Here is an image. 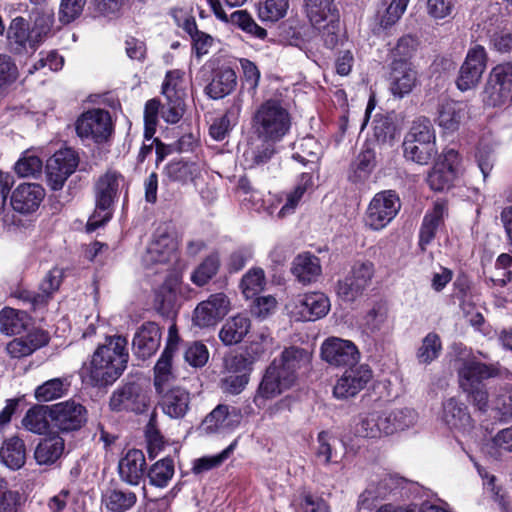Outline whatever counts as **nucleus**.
<instances>
[{"label": "nucleus", "instance_id": "f257e3e1", "mask_svg": "<svg viewBox=\"0 0 512 512\" xmlns=\"http://www.w3.org/2000/svg\"><path fill=\"white\" fill-rule=\"evenodd\" d=\"M127 340L120 335L109 336L93 353L90 363L83 369V377L92 386L113 384L128 363Z\"/></svg>", "mask_w": 512, "mask_h": 512}, {"label": "nucleus", "instance_id": "f03ea898", "mask_svg": "<svg viewBox=\"0 0 512 512\" xmlns=\"http://www.w3.org/2000/svg\"><path fill=\"white\" fill-rule=\"evenodd\" d=\"M457 375L460 388L468 395L473 405L480 411H487L489 396L484 380L501 376V365L482 363L469 353L457 360Z\"/></svg>", "mask_w": 512, "mask_h": 512}, {"label": "nucleus", "instance_id": "7ed1b4c3", "mask_svg": "<svg viewBox=\"0 0 512 512\" xmlns=\"http://www.w3.org/2000/svg\"><path fill=\"white\" fill-rule=\"evenodd\" d=\"M290 127V113L278 99L264 101L252 118L254 133L262 140L278 142L289 132Z\"/></svg>", "mask_w": 512, "mask_h": 512}, {"label": "nucleus", "instance_id": "20e7f679", "mask_svg": "<svg viewBox=\"0 0 512 512\" xmlns=\"http://www.w3.org/2000/svg\"><path fill=\"white\" fill-rule=\"evenodd\" d=\"M438 153L434 128L427 118H418L412 123L403 141L406 160L418 165H428Z\"/></svg>", "mask_w": 512, "mask_h": 512}, {"label": "nucleus", "instance_id": "39448f33", "mask_svg": "<svg viewBox=\"0 0 512 512\" xmlns=\"http://www.w3.org/2000/svg\"><path fill=\"white\" fill-rule=\"evenodd\" d=\"M304 11L325 46L334 48L340 37V14L335 0H304Z\"/></svg>", "mask_w": 512, "mask_h": 512}, {"label": "nucleus", "instance_id": "423d86ee", "mask_svg": "<svg viewBox=\"0 0 512 512\" xmlns=\"http://www.w3.org/2000/svg\"><path fill=\"white\" fill-rule=\"evenodd\" d=\"M123 180L120 173L108 170L95 182V210L87 222L89 232L95 231L110 220L111 207L117 199L119 186Z\"/></svg>", "mask_w": 512, "mask_h": 512}, {"label": "nucleus", "instance_id": "0eeeda50", "mask_svg": "<svg viewBox=\"0 0 512 512\" xmlns=\"http://www.w3.org/2000/svg\"><path fill=\"white\" fill-rule=\"evenodd\" d=\"M177 234L168 223L159 225L153 233L152 240L142 256L146 267L154 264H166L177 259Z\"/></svg>", "mask_w": 512, "mask_h": 512}, {"label": "nucleus", "instance_id": "6e6552de", "mask_svg": "<svg viewBox=\"0 0 512 512\" xmlns=\"http://www.w3.org/2000/svg\"><path fill=\"white\" fill-rule=\"evenodd\" d=\"M401 207L399 197L392 190L378 192L369 202L364 214V225L373 231L384 229Z\"/></svg>", "mask_w": 512, "mask_h": 512}, {"label": "nucleus", "instance_id": "1a4fd4ad", "mask_svg": "<svg viewBox=\"0 0 512 512\" xmlns=\"http://www.w3.org/2000/svg\"><path fill=\"white\" fill-rule=\"evenodd\" d=\"M292 374L278 366V362H271L265 369L262 379L253 397L257 408H265L269 400L276 398L294 385Z\"/></svg>", "mask_w": 512, "mask_h": 512}, {"label": "nucleus", "instance_id": "9d476101", "mask_svg": "<svg viewBox=\"0 0 512 512\" xmlns=\"http://www.w3.org/2000/svg\"><path fill=\"white\" fill-rule=\"evenodd\" d=\"M512 99V65L503 63L489 73L482 100L490 107H501Z\"/></svg>", "mask_w": 512, "mask_h": 512}, {"label": "nucleus", "instance_id": "9b49d317", "mask_svg": "<svg viewBox=\"0 0 512 512\" xmlns=\"http://www.w3.org/2000/svg\"><path fill=\"white\" fill-rule=\"evenodd\" d=\"M374 276V264L370 261L356 262L350 273L338 280L336 294L344 302L352 303L361 297Z\"/></svg>", "mask_w": 512, "mask_h": 512}, {"label": "nucleus", "instance_id": "f8f14e48", "mask_svg": "<svg viewBox=\"0 0 512 512\" xmlns=\"http://www.w3.org/2000/svg\"><path fill=\"white\" fill-rule=\"evenodd\" d=\"M0 36L6 37L7 45L14 54H32L40 46L29 22L22 16L13 18L8 28L0 16Z\"/></svg>", "mask_w": 512, "mask_h": 512}, {"label": "nucleus", "instance_id": "ddd939ff", "mask_svg": "<svg viewBox=\"0 0 512 512\" xmlns=\"http://www.w3.org/2000/svg\"><path fill=\"white\" fill-rule=\"evenodd\" d=\"M252 360L245 355H230L224 359L221 388L224 392L240 394L250 381Z\"/></svg>", "mask_w": 512, "mask_h": 512}, {"label": "nucleus", "instance_id": "4468645a", "mask_svg": "<svg viewBox=\"0 0 512 512\" xmlns=\"http://www.w3.org/2000/svg\"><path fill=\"white\" fill-rule=\"evenodd\" d=\"M79 158L75 150L64 148L56 151L46 163V183L54 191L61 190L67 179L78 167Z\"/></svg>", "mask_w": 512, "mask_h": 512}, {"label": "nucleus", "instance_id": "2eb2a0df", "mask_svg": "<svg viewBox=\"0 0 512 512\" xmlns=\"http://www.w3.org/2000/svg\"><path fill=\"white\" fill-rule=\"evenodd\" d=\"M110 113L103 109H92L83 113L76 122L77 135L96 143L105 142L112 134Z\"/></svg>", "mask_w": 512, "mask_h": 512}, {"label": "nucleus", "instance_id": "dca6fc26", "mask_svg": "<svg viewBox=\"0 0 512 512\" xmlns=\"http://www.w3.org/2000/svg\"><path fill=\"white\" fill-rule=\"evenodd\" d=\"M487 60V52L483 46L476 44L469 48L456 80L460 91L465 92L478 85L486 70Z\"/></svg>", "mask_w": 512, "mask_h": 512}, {"label": "nucleus", "instance_id": "f3484780", "mask_svg": "<svg viewBox=\"0 0 512 512\" xmlns=\"http://www.w3.org/2000/svg\"><path fill=\"white\" fill-rule=\"evenodd\" d=\"M372 377L373 372L368 364L358 362L349 366L337 379L333 395L340 400L354 397L367 386Z\"/></svg>", "mask_w": 512, "mask_h": 512}, {"label": "nucleus", "instance_id": "a211bd4d", "mask_svg": "<svg viewBox=\"0 0 512 512\" xmlns=\"http://www.w3.org/2000/svg\"><path fill=\"white\" fill-rule=\"evenodd\" d=\"M321 357L331 366L347 368L358 363L361 355L351 340L329 337L321 345Z\"/></svg>", "mask_w": 512, "mask_h": 512}, {"label": "nucleus", "instance_id": "6ab92c4d", "mask_svg": "<svg viewBox=\"0 0 512 512\" xmlns=\"http://www.w3.org/2000/svg\"><path fill=\"white\" fill-rule=\"evenodd\" d=\"M109 405L113 411L140 414L147 410L149 397L138 384L128 383L112 394Z\"/></svg>", "mask_w": 512, "mask_h": 512}, {"label": "nucleus", "instance_id": "aec40b11", "mask_svg": "<svg viewBox=\"0 0 512 512\" xmlns=\"http://www.w3.org/2000/svg\"><path fill=\"white\" fill-rule=\"evenodd\" d=\"M230 301L224 293H215L200 302L193 314L194 324L200 328L215 325L229 311Z\"/></svg>", "mask_w": 512, "mask_h": 512}, {"label": "nucleus", "instance_id": "412c9836", "mask_svg": "<svg viewBox=\"0 0 512 512\" xmlns=\"http://www.w3.org/2000/svg\"><path fill=\"white\" fill-rule=\"evenodd\" d=\"M241 420L242 413L239 408L220 404L206 416L201 429L207 434L229 433L239 426Z\"/></svg>", "mask_w": 512, "mask_h": 512}, {"label": "nucleus", "instance_id": "4be33fe9", "mask_svg": "<svg viewBox=\"0 0 512 512\" xmlns=\"http://www.w3.org/2000/svg\"><path fill=\"white\" fill-rule=\"evenodd\" d=\"M330 310V300L322 292L299 295L291 311L299 320L314 321L324 317Z\"/></svg>", "mask_w": 512, "mask_h": 512}, {"label": "nucleus", "instance_id": "5701e85b", "mask_svg": "<svg viewBox=\"0 0 512 512\" xmlns=\"http://www.w3.org/2000/svg\"><path fill=\"white\" fill-rule=\"evenodd\" d=\"M51 419L65 432L78 430L86 422V409L74 401H66L51 406Z\"/></svg>", "mask_w": 512, "mask_h": 512}, {"label": "nucleus", "instance_id": "b1692460", "mask_svg": "<svg viewBox=\"0 0 512 512\" xmlns=\"http://www.w3.org/2000/svg\"><path fill=\"white\" fill-rule=\"evenodd\" d=\"M159 396L158 404L163 413L172 419L183 418L190 405V393L179 386L165 387L156 391Z\"/></svg>", "mask_w": 512, "mask_h": 512}, {"label": "nucleus", "instance_id": "393cba45", "mask_svg": "<svg viewBox=\"0 0 512 512\" xmlns=\"http://www.w3.org/2000/svg\"><path fill=\"white\" fill-rule=\"evenodd\" d=\"M45 197L44 188L37 183H22L12 192L11 205L16 212H35Z\"/></svg>", "mask_w": 512, "mask_h": 512}, {"label": "nucleus", "instance_id": "a878e982", "mask_svg": "<svg viewBox=\"0 0 512 512\" xmlns=\"http://www.w3.org/2000/svg\"><path fill=\"white\" fill-rule=\"evenodd\" d=\"M146 471V459L139 449H129L119 460L120 479L132 486L140 484Z\"/></svg>", "mask_w": 512, "mask_h": 512}, {"label": "nucleus", "instance_id": "bb28decb", "mask_svg": "<svg viewBox=\"0 0 512 512\" xmlns=\"http://www.w3.org/2000/svg\"><path fill=\"white\" fill-rule=\"evenodd\" d=\"M441 419L455 432L466 433L473 427L467 406L453 397L443 402Z\"/></svg>", "mask_w": 512, "mask_h": 512}, {"label": "nucleus", "instance_id": "cd10ccee", "mask_svg": "<svg viewBox=\"0 0 512 512\" xmlns=\"http://www.w3.org/2000/svg\"><path fill=\"white\" fill-rule=\"evenodd\" d=\"M243 102V94L239 92L229 101L225 114L213 121L209 128V134L214 140H224L237 125L242 112Z\"/></svg>", "mask_w": 512, "mask_h": 512}, {"label": "nucleus", "instance_id": "c85d7f7f", "mask_svg": "<svg viewBox=\"0 0 512 512\" xmlns=\"http://www.w3.org/2000/svg\"><path fill=\"white\" fill-rule=\"evenodd\" d=\"M237 86V75L233 68L222 65L212 70L211 80L205 87V93L213 100L230 95Z\"/></svg>", "mask_w": 512, "mask_h": 512}, {"label": "nucleus", "instance_id": "c756f323", "mask_svg": "<svg viewBox=\"0 0 512 512\" xmlns=\"http://www.w3.org/2000/svg\"><path fill=\"white\" fill-rule=\"evenodd\" d=\"M160 342V327L155 322H146L135 333L132 345L135 354L146 359L158 350Z\"/></svg>", "mask_w": 512, "mask_h": 512}, {"label": "nucleus", "instance_id": "7c9ffc66", "mask_svg": "<svg viewBox=\"0 0 512 512\" xmlns=\"http://www.w3.org/2000/svg\"><path fill=\"white\" fill-rule=\"evenodd\" d=\"M417 73L407 61H392L390 90L399 98L409 94L415 87Z\"/></svg>", "mask_w": 512, "mask_h": 512}, {"label": "nucleus", "instance_id": "2f4dec72", "mask_svg": "<svg viewBox=\"0 0 512 512\" xmlns=\"http://www.w3.org/2000/svg\"><path fill=\"white\" fill-rule=\"evenodd\" d=\"M466 116V104L451 99L442 100L437 109L435 119L439 127L446 132H455L459 129Z\"/></svg>", "mask_w": 512, "mask_h": 512}, {"label": "nucleus", "instance_id": "473e14b6", "mask_svg": "<svg viewBox=\"0 0 512 512\" xmlns=\"http://www.w3.org/2000/svg\"><path fill=\"white\" fill-rule=\"evenodd\" d=\"M311 353L306 349L299 347H290L285 349L279 358H275L273 362H278V366L286 372L292 374L293 381H296L299 371H306L311 364Z\"/></svg>", "mask_w": 512, "mask_h": 512}, {"label": "nucleus", "instance_id": "72a5a7b5", "mask_svg": "<svg viewBox=\"0 0 512 512\" xmlns=\"http://www.w3.org/2000/svg\"><path fill=\"white\" fill-rule=\"evenodd\" d=\"M321 271L319 258L309 252L296 256L291 268L295 278L304 285L315 282L321 275Z\"/></svg>", "mask_w": 512, "mask_h": 512}, {"label": "nucleus", "instance_id": "f704fd0d", "mask_svg": "<svg viewBox=\"0 0 512 512\" xmlns=\"http://www.w3.org/2000/svg\"><path fill=\"white\" fill-rule=\"evenodd\" d=\"M376 165V152L370 146H364L351 164L349 180L355 184L365 183L370 178Z\"/></svg>", "mask_w": 512, "mask_h": 512}, {"label": "nucleus", "instance_id": "c9c22d12", "mask_svg": "<svg viewBox=\"0 0 512 512\" xmlns=\"http://www.w3.org/2000/svg\"><path fill=\"white\" fill-rule=\"evenodd\" d=\"M251 328L250 319L244 314L228 318L219 331V339L225 346L240 343Z\"/></svg>", "mask_w": 512, "mask_h": 512}, {"label": "nucleus", "instance_id": "e433bc0d", "mask_svg": "<svg viewBox=\"0 0 512 512\" xmlns=\"http://www.w3.org/2000/svg\"><path fill=\"white\" fill-rule=\"evenodd\" d=\"M416 412L410 408H400L380 412V419L384 435H391L404 430L416 422Z\"/></svg>", "mask_w": 512, "mask_h": 512}, {"label": "nucleus", "instance_id": "4c0bfd02", "mask_svg": "<svg viewBox=\"0 0 512 512\" xmlns=\"http://www.w3.org/2000/svg\"><path fill=\"white\" fill-rule=\"evenodd\" d=\"M446 213L447 203L443 200L435 201L432 210L426 213L419 235V245L422 249H425V246L434 239Z\"/></svg>", "mask_w": 512, "mask_h": 512}, {"label": "nucleus", "instance_id": "58836bf2", "mask_svg": "<svg viewBox=\"0 0 512 512\" xmlns=\"http://www.w3.org/2000/svg\"><path fill=\"white\" fill-rule=\"evenodd\" d=\"M64 439L58 435L43 439L37 445L34 458L39 465L54 464L64 452Z\"/></svg>", "mask_w": 512, "mask_h": 512}, {"label": "nucleus", "instance_id": "ea45409f", "mask_svg": "<svg viewBox=\"0 0 512 512\" xmlns=\"http://www.w3.org/2000/svg\"><path fill=\"white\" fill-rule=\"evenodd\" d=\"M274 143L270 140L259 139L250 142L243 152V165L245 168H254L267 163L275 153Z\"/></svg>", "mask_w": 512, "mask_h": 512}, {"label": "nucleus", "instance_id": "a19ab883", "mask_svg": "<svg viewBox=\"0 0 512 512\" xmlns=\"http://www.w3.org/2000/svg\"><path fill=\"white\" fill-rule=\"evenodd\" d=\"M26 460L24 442L18 437L4 441L0 449V461L12 470L20 469Z\"/></svg>", "mask_w": 512, "mask_h": 512}, {"label": "nucleus", "instance_id": "79ce46f5", "mask_svg": "<svg viewBox=\"0 0 512 512\" xmlns=\"http://www.w3.org/2000/svg\"><path fill=\"white\" fill-rule=\"evenodd\" d=\"M47 342L44 334L30 333L24 337L15 338L6 347L8 354L13 358H22L32 354L36 349Z\"/></svg>", "mask_w": 512, "mask_h": 512}, {"label": "nucleus", "instance_id": "37998d69", "mask_svg": "<svg viewBox=\"0 0 512 512\" xmlns=\"http://www.w3.org/2000/svg\"><path fill=\"white\" fill-rule=\"evenodd\" d=\"M220 264L219 253H210L192 271L190 276L191 282L197 287L205 286L217 275L220 269Z\"/></svg>", "mask_w": 512, "mask_h": 512}, {"label": "nucleus", "instance_id": "c03bdc74", "mask_svg": "<svg viewBox=\"0 0 512 512\" xmlns=\"http://www.w3.org/2000/svg\"><path fill=\"white\" fill-rule=\"evenodd\" d=\"M31 30L39 45L50 35L54 23V11L48 7H35L30 12Z\"/></svg>", "mask_w": 512, "mask_h": 512}, {"label": "nucleus", "instance_id": "a18cd8bd", "mask_svg": "<svg viewBox=\"0 0 512 512\" xmlns=\"http://www.w3.org/2000/svg\"><path fill=\"white\" fill-rule=\"evenodd\" d=\"M48 417L51 418V407L35 405L27 411L22 424L27 430L36 434H42L49 427Z\"/></svg>", "mask_w": 512, "mask_h": 512}, {"label": "nucleus", "instance_id": "49530a36", "mask_svg": "<svg viewBox=\"0 0 512 512\" xmlns=\"http://www.w3.org/2000/svg\"><path fill=\"white\" fill-rule=\"evenodd\" d=\"M172 357V344L166 345L154 367V387L156 391L170 386V382L174 378L171 371Z\"/></svg>", "mask_w": 512, "mask_h": 512}, {"label": "nucleus", "instance_id": "de8ad7c7", "mask_svg": "<svg viewBox=\"0 0 512 512\" xmlns=\"http://www.w3.org/2000/svg\"><path fill=\"white\" fill-rule=\"evenodd\" d=\"M164 173L171 181L187 183L199 176L200 168L194 162L178 160L170 162L165 167Z\"/></svg>", "mask_w": 512, "mask_h": 512}, {"label": "nucleus", "instance_id": "09e8293b", "mask_svg": "<svg viewBox=\"0 0 512 512\" xmlns=\"http://www.w3.org/2000/svg\"><path fill=\"white\" fill-rule=\"evenodd\" d=\"M27 314L5 307L0 311V331L6 335L20 334L26 327Z\"/></svg>", "mask_w": 512, "mask_h": 512}, {"label": "nucleus", "instance_id": "8fccbe9b", "mask_svg": "<svg viewBox=\"0 0 512 512\" xmlns=\"http://www.w3.org/2000/svg\"><path fill=\"white\" fill-rule=\"evenodd\" d=\"M265 285L264 270L260 267H253L243 275L240 289L246 299H252L264 290Z\"/></svg>", "mask_w": 512, "mask_h": 512}, {"label": "nucleus", "instance_id": "3c124183", "mask_svg": "<svg viewBox=\"0 0 512 512\" xmlns=\"http://www.w3.org/2000/svg\"><path fill=\"white\" fill-rule=\"evenodd\" d=\"M354 434L363 438H379L384 435L382 429L380 412H371L360 415L354 425Z\"/></svg>", "mask_w": 512, "mask_h": 512}, {"label": "nucleus", "instance_id": "603ef678", "mask_svg": "<svg viewBox=\"0 0 512 512\" xmlns=\"http://www.w3.org/2000/svg\"><path fill=\"white\" fill-rule=\"evenodd\" d=\"M293 159L303 165L316 164L321 154V146L314 137H305L294 144Z\"/></svg>", "mask_w": 512, "mask_h": 512}, {"label": "nucleus", "instance_id": "864d4df0", "mask_svg": "<svg viewBox=\"0 0 512 512\" xmlns=\"http://www.w3.org/2000/svg\"><path fill=\"white\" fill-rule=\"evenodd\" d=\"M239 189L245 194H249V197H245L244 201H249L255 210L260 211L261 209L267 211V213L273 216L281 203V199L270 196L268 200H262L261 195L258 191L253 190L250 182L242 178L239 181Z\"/></svg>", "mask_w": 512, "mask_h": 512}, {"label": "nucleus", "instance_id": "5fc2aeb1", "mask_svg": "<svg viewBox=\"0 0 512 512\" xmlns=\"http://www.w3.org/2000/svg\"><path fill=\"white\" fill-rule=\"evenodd\" d=\"M288 9L289 0H263L257 12L262 22L276 23L287 15Z\"/></svg>", "mask_w": 512, "mask_h": 512}, {"label": "nucleus", "instance_id": "6e6d98bb", "mask_svg": "<svg viewBox=\"0 0 512 512\" xmlns=\"http://www.w3.org/2000/svg\"><path fill=\"white\" fill-rule=\"evenodd\" d=\"M442 351L440 336L435 332L428 333L417 349L416 358L420 364H430L436 360Z\"/></svg>", "mask_w": 512, "mask_h": 512}, {"label": "nucleus", "instance_id": "4d7b16f0", "mask_svg": "<svg viewBox=\"0 0 512 512\" xmlns=\"http://www.w3.org/2000/svg\"><path fill=\"white\" fill-rule=\"evenodd\" d=\"M148 478L151 485L166 487L174 475V462L171 458H164L157 461L148 471Z\"/></svg>", "mask_w": 512, "mask_h": 512}, {"label": "nucleus", "instance_id": "13d9d810", "mask_svg": "<svg viewBox=\"0 0 512 512\" xmlns=\"http://www.w3.org/2000/svg\"><path fill=\"white\" fill-rule=\"evenodd\" d=\"M231 22L246 34L259 40L267 37V31L259 26L253 17L245 10H238L231 14Z\"/></svg>", "mask_w": 512, "mask_h": 512}, {"label": "nucleus", "instance_id": "bf43d9fd", "mask_svg": "<svg viewBox=\"0 0 512 512\" xmlns=\"http://www.w3.org/2000/svg\"><path fill=\"white\" fill-rule=\"evenodd\" d=\"M410 0H382L384 11L379 16L380 26L387 29L396 24L405 13Z\"/></svg>", "mask_w": 512, "mask_h": 512}, {"label": "nucleus", "instance_id": "052dcab7", "mask_svg": "<svg viewBox=\"0 0 512 512\" xmlns=\"http://www.w3.org/2000/svg\"><path fill=\"white\" fill-rule=\"evenodd\" d=\"M155 306L163 313H169L177 301L176 282L167 279L155 292Z\"/></svg>", "mask_w": 512, "mask_h": 512}, {"label": "nucleus", "instance_id": "680f3d73", "mask_svg": "<svg viewBox=\"0 0 512 512\" xmlns=\"http://www.w3.org/2000/svg\"><path fill=\"white\" fill-rule=\"evenodd\" d=\"M364 325L373 334H385L390 330L388 311L384 305H375L365 316Z\"/></svg>", "mask_w": 512, "mask_h": 512}, {"label": "nucleus", "instance_id": "e2e57ef3", "mask_svg": "<svg viewBox=\"0 0 512 512\" xmlns=\"http://www.w3.org/2000/svg\"><path fill=\"white\" fill-rule=\"evenodd\" d=\"M457 175L441 163H435L427 175V183L434 191L449 189Z\"/></svg>", "mask_w": 512, "mask_h": 512}, {"label": "nucleus", "instance_id": "0e129e2a", "mask_svg": "<svg viewBox=\"0 0 512 512\" xmlns=\"http://www.w3.org/2000/svg\"><path fill=\"white\" fill-rule=\"evenodd\" d=\"M162 95L165 99H183L184 96V72L170 70L166 73L162 84Z\"/></svg>", "mask_w": 512, "mask_h": 512}, {"label": "nucleus", "instance_id": "69168bd1", "mask_svg": "<svg viewBox=\"0 0 512 512\" xmlns=\"http://www.w3.org/2000/svg\"><path fill=\"white\" fill-rule=\"evenodd\" d=\"M67 388L68 383L65 379L53 378L36 388L35 397L43 402L52 401L61 398L66 393Z\"/></svg>", "mask_w": 512, "mask_h": 512}, {"label": "nucleus", "instance_id": "338daca9", "mask_svg": "<svg viewBox=\"0 0 512 512\" xmlns=\"http://www.w3.org/2000/svg\"><path fill=\"white\" fill-rule=\"evenodd\" d=\"M136 495L130 491L112 490L105 496V505L109 511L124 512L136 503Z\"/></svg>", "mask_w": 512, "mask_h": 512}, {"label": "nucleus", "instance_id": "774afa93", "mask_svg": "<svg viewBox=\"0 0 512 512\" xmlns=\"http://www.w3.org/2000/svg\"><path fill=\"white\" fill-rule=\"evenodd\" d=\"M491 407L496 411L500 420H512V388H500L499 392L491 401Z\"/></svg>", "mask_w": 512, "mask_h": 512}]
</instances>
